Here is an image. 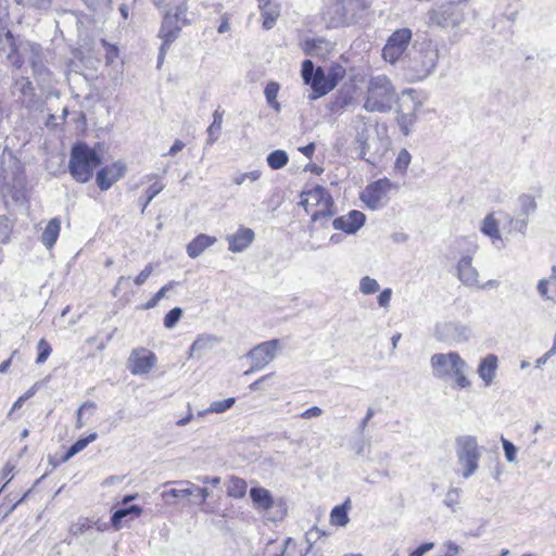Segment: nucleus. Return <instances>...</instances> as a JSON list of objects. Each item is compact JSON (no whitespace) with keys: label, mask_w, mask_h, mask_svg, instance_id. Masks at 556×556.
Here are the masks:
<instances>
[{"label":"nucleus","mask_w":556,"mask_h":556,"mask_svg":"<svg viewBox=\"0 0 556 556\" xmlns=\"http://www.w3.org/2000/svg\"><path fill=\"white\" fill-rule=\"evenodd\" d=\"M439 50L429 39L416 40L406 55V67L417 79L428 77L437 67Z\"/></svg>","instance_id":"obj_1"},{"label":"nucleus","mask_w":556,"mask_h":556,"mask_svg":"<svg viewBox=\"0 0 556 556\" xmlns=\"http://www.w3.org/2000/svg\"><path fill=\"white\" fill-rule=\"evenodd\" d=\"M396 101V91L386 75L370 76L364 109L367 112H388Z\"/></svg>","instance_id":"obj_2"},{"label":"nucleus","mask_w":556,"mask_h":556,"mask_svg":"<svg viewBox=\"0 0 556 556\" xmlns=\"http://www.w3.org/2000/svg\"><path fill=\"white\" fill-rule=\"evenodd\" d=\"M430 365L435 378L453 377L460 389L470 386V381L465 375L467 364L457 352L435 353L430 358Z\"/></svg>","instance_id":"obj_3"},{"label":"nucleus","mask_w":556,"mask_h":556,"mask_svg":"<svg viewBox=\"0 0 556 556\" xmlns=\"http://www.w3.org/2000/svg\"><path fill=\"white\" fill-rule=\"evenodd\" d=\"M101 164L99 154L87 143L78 142L72 147L68 170L71 176L80 184L89 181L93 170Z\"/></svg>","instance_id":"obj_4"},{"label":"nucleus","mask_w":556,"mask_h":556,"mask_svg":"<svg viewBox=\"0 0 556 556\" xmlns=\"http://www.w3.org/2000/svg\"><path fill=\"white\" fill-rule=\"evenodd\" d=\"M366 0H337L324 12V20L331 27L348 26L357 21L367 9Z\"/></svg>","instance_id":"obj_5"},{"label":"nucleus","mask_w":556,"mask_h":556,"mask_svg":"<svg viewBox=\"0 0 556 556\" xmlns=\"http://www.w3.org/2000/svg\"><path fill=\"white\" fill-rule=\"evenodd\" d=\"M456 457L462 468V476L468 479L479 468L481 450L475 435H459L455 440Z\"/></svg>","instance_id":"obj_6"},{"label":"nucleus","mask_w":556,"mask_h":556,"mask_svg":"<svg viewBox=\"0 0 556 556\" xmlns=\"http://www.w3.org/2000/svg\"><path fill=\"white\" fill-rule=\"evenodd\" d=\"M356 142L361 149V157L372 165L379 163L388 153L390 147L388 138L381 136L379 132L370 136L366 127L357 132Z\"/></svg>","instance_id":"obj_7"},{"label":"nucleus","mask_w":556,"mask_h":556,"mask_svg":"<svg viewBox=\"0 0 556 556\" xmlns=\"http://www.w3.org/2000/svg\"><path fill=\"white\" fill-rule=\"evenodd\" d=\"M301 75L304 84L308 85L312 89V93L308 96L309 100H316L326 96L336 87V80L326 77V73L323 67L318 66L315 68L314 63L311 60L303 61Z\"/></svg>","instance_id":"obj_8"},{"label":"nucleus","mask_w":556,"mask_h":556,"mask_svg":"<svg viewBox=\"0 0 556 556\" xmlns=\"http://www.w3.org/2000/svg\"><path fill=\"white\" fill-rule=\"evenodd\" d=\"M412 38L413 33L409 28L404 27L394 30L382 49L383 60L390 64H395L399 61L406 62Z\"/></svg>","instance_id":"obj_9"},{"label":"nucleus","mask_w":556,"mask_h":556,"mask_svg":"<svg viewBox=\"0 0 556 556\" xmlns=\"http://www.w3.org/2000/svg\"><path fill=\"white\" fill-rule=\"evenodd\" d=\"M465 0L450 1L429 12V20L432 24L443 28L456 27L464 21L463 3Z\"/></svg>","instance_id":"obj_10"},{"label":"nucleus","mask_w":556,"mask_h":556,"mask_svg":"<svg viewBox=\"0 0 556 556\" xmlns=\"http://www.w3.org/2000/svg\"><path fill=\"white\" fill-rule=\"evenodd\" d=\"M280 348L278 339H273L258 343L247 353V358L251 362V368L244 375L264 369L270 362H273Z\"/></svg>","instance_id":"obj_11"},{"label":"nucleus","mask_w":556,"mask_h":556,"mask_svg":"<svg viewBox=\"0 0 556 556\" xmlns=\"http://www.w3.org/2000/svg\"><path fill=\"white\" fill-rule=\"evenodd\" d=\"M435 339L448 344L467 342L471 336L468 325L459 321H444L435 326Z\"/></svg>","instance_id":"obj_12"},{"label":"nucleus","mask_w":556,"mask_h":556,"mask_svg":"<svg viewBox=\"0 0 556 556\" xmlns=\"http://www.w3.org/2000/svg\"><path fill=\"white\" fill-rule=\"evenodd\" d=\"M24 42H18L11 30L2 27L0 29V51L7 54L8 61L16 68L24 64L22 59V47Z\"/></svg>","instance_id":"obj_13"},{"label":"nucleus","mask_w":556,"mask_h":556,"mask_svg":"<svg viewBox=\"0 0 556 556\" xmlns=\"http://www.w3.org/2000/svg\"><path fill=\"white\" fill-rule=\"evenodd\" d=\"M392 187L393 184L388 178L378 179L366 187L361 199L368 207L377 210L382 206L383 199Z\"/></svg>","instance_id":"obj_14"},{"label":"nucleus","mask_w":556,"mask_h":556,"mask_svg":"<svg viewBox=\"0 0 556 556\" xmlns=\"http://www.w3.org/2000/svg\"><path fill=\"white\" fill-rule=\"evenodd\" d=\"M181 30L179 21L170 13H167L162 22L159 36L163 39V43L160 48L159 64L163 62L168 46L178 37Z\"/></svg>","instance_id":"obj_15"},{"label":"nucleus","mask_w":556,"mask_h":556,"mask_svg":"<svg viewBox=\"0 0 556 556\" xmlns=\"http://www.w3.org/2000/svg\"><path fill=\"white\" fill-rule=\"evenodd\" d=\"M129 369L134 375L148 374L156 363V356L147 349H136L129 356Z\"/></svg>","instance_id":"obj_16"},{"label":"nucleus","mask_w":556,"mask_h":556,"mask_svg":"<svg viewBox=\"0 0 556 556\" xmlns=\"http://www.w3.org/2000/svg\"><path fill=\"white\" fill-rule=\"evenodd\" d=\"M366 216L357 210L349 212L346 215L337 217L332 220V226L337 230L345 233H355L365 224Z\"/></svg>","instance_id":"obj_17"},{"label":"nucleus","mask_w":556,"mask_h":556,"mask_svg":"<svg viewBox=\"0 0 556 556\" xmlns=\"http://www.w3.org/2000/svg\"><path fill=\"white\" fill-rule=\"evenodd\" d=\"M457 278L466 287H478L479 286V273L472 265V257L470 255H464L459 258L457 265Z\"/></svg>","instance_id":"obj_18"},{"label":"nucleus","mask_w":556,"mask_h":556,"mask_svg":"<svg viewBox=\"0 0 556 556\" xmlns=\"http://www.w3.org/2000/svg\"><path fill=\"white\" fill-rule=\"evenodd\" d=\"M355 88L354 86H343L338 90L336 94H333L327 108L332 114L342 113L353 101L354 99Z\"/></svg>","instance_id":"obj_19"},{"label":"nucleus","mask_w":556,"mask_h":556,"mask_svg":"<svg viewBox=\"0 0 556 556\" xmlns=\"http://www.w3.org/2000/svg\"><path fill=\"white\" fill-rule=\"evenodd\" d=\"M124 174L125 166L119 163L104 166L97 174V185L101 190H108L116 180L123 177Z\"/></svg>","instance_id":"obj_20"},{"label":"nucleus","mask_w":556,"mask_h":556,"mask_svg":"<svg viewBox=\"0 0 556 556\" xmlns=\"http://www.w3.org/2000/svg\"><path fill=\"white\" fill-rule=\"evenodd\" d=\"M254 231L250 228L240 227L233 235L227 236L229 251L233 253L244 251L254 240Z\"/></svg>","instance_id":"obj_21"},{"label":"nucleus","mask_w":556,"mask_h":556,"mask_svg":"<svg viewBox=\"0 0 556 556\" xmlns=\"http://www.w3.org/2000/svg\"><path fill=\"white\" fill-rule=\"evenodd\" d=\"M177 483L180 485H186V488L172 489L168 492L164 493V496L170 495L174 497H185L189 495H194L197 497H200V504H203L210 496V492L206 488L198 486L190 481H178Z\"/></svg>","instance_id":"obj_22"},{"label":"nucleus","mask_w":556,"mask_h":556,"mask_svg":"<svg viewBox=\"0 0 556 556\" xmlns=\"http://www.w3.org/2000/svg\"><path fill=\"white\" fill-rule=\"evenodd\" d=\"M219 339L212 334H202L191 344L189 350V358H201L207 351L214 349Z\"/></svg>","instance_id":"obj_23"},{"label":"nucleus","mask_w":556,"mask_h":556,"mask_svg":"<svg viewBox=\"0 0 556 556\" xmlns=\"http://www.w3.org/2000/svg\"><path fill=\"white\" fill-rule=\"evenodd\" d=\"M328 190L321 186H315L313 189L307 191H302L300 205H302L306 213H311L314 211V207L325 199Z\"/></svg>","instance_id":"obj_24"},{"label":"nucleus","mask_w":556,"mask_h":556,"mask_svg":"<svg viewBox=\"0 0 556 556\" xmlns=\"http://www.w3.org/2000/svg\"><path fill=\"white\" fill-rule=\"evenodd\" d=\"M315 210L312 211L311 219L313 223L318 220L327 222L336 214L334 203L329 192L326 193L325 199L317 204Z\"/></svg>","instance_id":"obj_25"},{"label":"nucleus","mask_w":556,"mask_h":556,"mask_svg":"<svg viewBox=\"0 0 556 556\" xmlns=\"http://www.w3.org/2000/svg\"><path fill=\"white\" fill-rule=\"evenodd\" d=\"M302 49L306 55L321 56L331 51L332 45L324 38H312L303 42Z\"/></svg>","instance_id":"obj_26"},{"label":"nucleus","mask_w":556,"mask_h":556,"mask_svg":"<svg viewBox=\"0 0 556 556\" xmlns=\"http://www.w3.org/2000/svg\"><path fill=\"white\" fill-rule=\"evenodd\" d=\"M497 369V357L489 354L484 357L478 367L479 377L484 381L485 386H490L495 377Z\"/></svg>","instance_id":"obj_27"},{"label":"nucleus","mask_w":556,"mask_h":556,"mask_svg":"<svg viewBox=\"0 0 556 556\" xmlns=\"http://www.w3.org/2000/svg\"><path fill=\"white\" fill-rule=\"evenodd\" d=\"M250 497L254 507L258 510H268L274 506L273 496L270 492L265 488H252L250 490Z\"/></svg>","instance_id":"obj_28"},{"label":"nucleus","mask_w":556,"mask_h":556,"mask_svg":"<svg viewBox=\"0 0 556 556\" xmlns=\"http://www.w3.org/2000/svg\"><path fill=\"white\" fill-rule=\"evenodd\" d=\"M216 242L215 237H211L204 233H201L197 236L188 245H187V253L191 258H195L201 253L213 245Z\"/></svg>","instance_id":"obj_29"},{"label":"nucleus","mask_w":556,"mask_h":556,"mask_svg":"<svg viewBox=\"0 0 556 556\" xmlns=\"http://www.w3.org/2000/svg\"><path fill=\"white\" fill-rule=\"evenodd\" d=\"M15 85L18 87L22 103L26 108H33L36 103V93L33 83L27 77H20L16 79Z\"/></svg>","instance_id":"obj_30"},{"label":"nucleus","mask_w":556,"mask_h":556,"mask_svg":"<svg viewBox=\"0 0 556 556\" xmlns=\"http://www.w3.org/2000/svg\"><path fill=\"white\" fill-rule=\"evenodd\" d=\"M61 230V222L59 218H52L46 226L42 235L41 242L47 249H52L55 244Z\"/></svg>","instance_id":"obj_31"},{"label":"nucleus","mask_w":556,"mask_h":556,"mask_svg":"<svg viewBox=\"0 0 556 556\" xmlns=\"http://www.w3.org/2000/svg\"><path fill=\"white\" fill-rule=\"evenodd\" d=\"M22 59L25 61L27 58L28 62L30 63V66L34 67V64L36 63H42V49L40 45L26 41L24 42V46L22 47Z\"/></svg>","instance_id":"obj_32"},{"label":"nucleus","mask_w":556,"mask_h":556,"mask_svg":"<svg viewBox=\"0 0 556 556\" xmlns=\"http://www.w3.org/2000/svg\"><path fill=\"white\" fill-rule=\"evenodd\" d=\"M260 10L263 17V27L267 30L273 28L280 13L278 4H264L261 5Z\"/></svg>","instance_id":"obj_33"},{"label":"nucleus","mask_w":556,"mask_h":556,"mask_svg":"<svg viewBox=\"0 0 556 556\" xmlns=\"http://www.w3.org/2000/svg\"><path fill=\"white\" fill-rule=\"evenodd\" d=\"M481 232L491 238L492 240H501V231L498 228V223L494 217L493 213L488 214L483 220L481 226Z\"/></svg>","instance_id":"obj_34"},{"label":"nucleus","mask_w":556,"mask_h":556,"mask_svg":"<svg viewBox=\"0 0 556 556\" xmlns=\"http://www.w3.org/2000/svg\"><path fill=\"white\" fill-rule=\"evenodd\" d=\"M247 482L238 477H231L228 481L227 495L233 498H242L247 493Z\"/></svg>","instance_id":"obj_35"},{"label":"nucleus","mask_w":556,"mask_h":556,"mask_svg":"<svg viewBox=\"0 0 556 556\" xmlns=\"http://www.w3.org/2000/svg\"><path fill=\"white\" fill-rule=\"evenodd\" d=\"M142 509L138 505H131L129 507L117 509L111 517L112 525L115 528H118L122 520L128 516H131V518L140 516Z\"/></svg>","instance_id":"obj_36"},{"label":"nucleus","mask_w":556,"mask_h":556,"mask_svg":"<svg viewBox=\"0 0 556 556\" xmlns=\"http://www.w3.org/2000/svg\"><path fill=\"white\" fill-rule=\"evenodd\" d=\"M518 203L520 206L519 215L526 216V218H529V216L532 215L538 208L535 198L528 193L519 195Z\"/></svg>","instance_id":"obj_37"},{"label":"nucleus","mask_w":556,"mask_h":556,"mask_svg":"<svg viewBox=\"0 0 556 556\" xmlns=\"http://www.w3.org/2000/svg\"><path fill=\"white\" fill-rule=\"evenodd\" d=\"M98 434L96 432L90 433L86 438L78 439L65 453L63 459L68 460L79 452H81L89 443L93 442L97 439Z\"/></svg>","instance_id":"obj_38"},{"label":"nucleus","mask_w":556,"mask_h":556,"mask_svg":"<svg viewBox=\"0 0 556 556\" xmlns=\"http://www.w3.org/2000/svg\"><path fill=\"white\" fill-rule=\"evenodd\" d=\"M289 162V156L283 150H274L267 155V164L271 169H280Z\"/></svg>","instance_id":"obj_39"},{"label":"nucleus","mask_w":556,"mask_h":556,"mask_svg":"<svg viewBox=\"0 0 556 556\" xmlns=\"http://www.w3.org/2000/svg\"><path fill=\"white\" fill-rule=\"evenodd\" d=\"M350 501L348 500L344 504L333 507L330 514V519L333 525L345 526L349 522L348 506Z\"/></svg>","instance_id":"obj_40"},{"label":"nucleus","mask_w":556,"mask_h":556,"mask_svg":"<svg viewBox=\"0 0 556 556\" xmlns=\"http://www.w3.org/2000/svg\"><path fill=\"white\" fill-rule=\"evenodd\" d=\"M279 84L271 81L268 83L265 87L264 94L267 103L276 111L280 112V103L277 101V96L279 92Z\"/></svg>","instance_id":"obj_41"},{"label":"nucleus","mask_w":556,"mask_h":556,"mask_svg":"<svg viewBox=\"0 0 556 556\" xmlns=\"http://www.w3.org/2000/svg\"><path fill=\"white\" fill-rule=\"evenodd\" d=\"M324 535V533L317 529L312 528L305 534V541L308 544L305 555L312 554V556H321L318 549H314V544Z\"/></svg>","instance_id":"obj_42"},{"label":"nucleus","mask_w":556,"mask_h":556,"mask_svg":"<svg viewBox=\"0 0 556 556\" xmlns=\"http://www.w3.org/2000/svg\"><path fill=\"white\" fill-rule=\"evenodd\" d=\"M397 124L401 128V131L407 136L410 131V128L414 126V124L417 121V116L415 112L412 113H404L400 112L397 114Z\"/></svg>","instance_id":"obj_43"},{"label":"nucleus","mask_w":556,"mask_h":556,"mask_svg":"<svg viewBox=\"0 0 556 556\" xmlns=\"http://www.w3.org/2000/svg\"><path fill=\"white\" fill-rule=\"evenodd\" d=\"M235 402H236L235 397H228L226 400L215 401L211 404V406L206 410L200 412L199 416H203L206 413H217V414L224 413V412L228 410L229 408H231L233 406Z\"/></svg>","instance_id":"obj_44"},{"label":"nucleus","mask_w":556,"mask_h":556,"mask_svg":"<svg viewBox=\"0 0 556 556\" xmlns=\"http://www.w3.org/2000/svg\"><path fill=\"white\" fill-rule=\"evenodd\" d=\"M33 75L38 84L49 85L51 83V72L42 63L34 64Z\"/></svg>","instance_id":"obj_45"},{"label":"nucleus","mask_w":556,"mask_h":556,"mask_svg":"<svg viewBox=\"0 0 556 556\" xmlns=\"http://www.w3.org/2000/svg\"><path fill=\"white\" fill-rule=\"evenodd\" d=\"M380 289V286L378 281L374 278H370L369 276H365L359 281V291L363 294H374L378 292Z\"/></svg>","instance_id":"obj_46"},{"label":"nucleus","mask_w":556,"mask_h":556,"mask_svg":"<svg viewBox=\"0 0 556 556\" xmlns=\"http://www.w3.org/2000/svg\"><path fill=\"white\" fill-rule=\"evenodd\" d=\"M507 218L509 222L510 231H517L522 235L526 233L527 228H528V218H526V216L519 215L518 217L514 218L508 215Z\"/></svg>","instance_id":"obj_47"},{"label":"nucleus","mask_w":556,"mask_h":556,"mask_svg":"<svg viewBox=\"0 0 556 556\" xmlns=\"http://www.w3.org/2000/svg\"><path fill=\"white\" fill-rule=\"evenodd\" d=\"M182 316L180 307L172 308L164 317V326L167 329H173Z\"/></svg>","instance_id":"obj_48"},{"label":"nucleus","mask_w":556,"mask_h":556,"mask_svg":"<svg viewBox=\"0 0 556 556\" xmlns=\"http://www.w3.org/2000/svg\"><path fill=\"white\" fill-rule=\"evenodd\" d=\"M37 349H38V356H37L36 363L42 364L47 361V358L51 354L52 349H51L50 344L45 339L39 340V342L37 344Z\"/></svg>","instance_id":"obj_49"},{"label":"nucleus","mask_w":556,"mask_h":556,"mask_svg":"<svg viewBox=\"0 0 556 556\" xmlns=\"http://www.w3.org/2000/svg\"><path fill=\"white\" fill-rule=\"evenodd\" d=\"M412 156L406 149H402L395 160V168L405 172L410 163Z\"/></svg>","instance_id":"obj_50"},{"label":"nucleus","mask_w":556,"mask_h":556,"mask_svg":"<svg viewBox=\"0 0 556 556\" xmlns=\"http://www.w3.org/2000/svg\"><path fill=\"white\" fill-rule=\"evenodd\" d=\"M12 224L5 216H0V242L5 243L10 239Z\"/></svg>","instance_id":"obj_51"},{"label":"nucleus","mask_w":556,"mask_h":556,"mask_svg":"<svg viewBox=\"0 0 556 556\" xmlns=\"http://www.w3.org/2000/svg\"><path fill=\"white\" fill-rule=\"evenodd\" d=\"M460 493H462V490L458 488L450 489L445 495V500H444L445 505L447 507L452 508L453 510H455L456 505H458V503H459Z\"/></svg>","instance_id":"obj_52"},{"label":"nucleus","mask_w":556,"mask_h":556,"mask_svg":"<svg viewBox=\"0 0 556 556\" xmlns=\"http://www.w3.org/2000/svg\"><path fill=\"white\" fill-rule=\"evenodd\" d=\"M262 173L261 170H251V172H247V173H242V174H238L233 177V182L236 185H242L245 180H250V181H256L257 179H260Z\"/></svg>","instance_id":"obj_53"},{"label":"nucleus","mask_w":556,"mask_h":556,"mask_svg":"<svg viewBox=\"0 0 556 556\" xmlns=\"http://www.w3.org/2000/svg\"><path fill=\"white\" fill-rule=\"evenodd\" d=\"M18 3L39 11H47L51 7L52 0H20Z\"/></svg>","instance_id":"obj_54"},{"label":"nucleus","mask_w":556,"mask_h":556,"mask_svg":"<svg viewBox=\"0 0 556 556\" xmlns=\"http://www.w3.org/2000/svg\"><path fill=\"white\" fill-rule=\"evenodd\" d=\"M549 283H551L549 278L540 279L538 282V286H536V290L543 299L551 300L554 303H556V296H554V294H552V295L548 294V285Z\"/></svg>","instance_id":"obj_55"},{"label":"nucleus","mask_w":556,"mask_h":556,"mask_svg":"<svg viewBox=\"0 0 556 556\" xmlns=\"http://www.w3.org/2000/svg\"><path fill=\"white\" fill-rule=\"evenodd\" d=\"M97 405L94 402L92 401H87L85 402L77 410L76 415H77V418H76V428L77 429H81L85 425V422L83 421V410L85 409H89L91 412H93L96 409Z\"/></svg>","instance_id":"obj_56"},{"label":"nucleus","mask_w":556,"mask_h":556,"mask_svg":"<svg viewBox=\"0 0 556 556\" xmlns=\"http://www.w3.org/2000/svg\"><path fill=\"white\" fill-rule=\"evenodd\" d=\"M502 444L505 453V457L508 462L513 463L516 459L517 448L516 446L508 440L502 437Z\"/></svg>","instance_id":"obj_57"},{"label":"nucleus","mask_w":556,"mask_h":556,"mask_svg":"<svg viewBox=\"0 0 556 556\" xmlns=\"http://www.w3.org/2000/svg\"><path fill=\"white\" fill-rule=\"evenodd\" d=\"M154 269V265L149 263L135 278L134 282L136 286H142L147 279L151 276Z\"/></svg>","instance_id":"obj_58"},{"label":"nucleus","mask_w":556,"mask_h":556,"mask_svg":"<svg viewBox=\"0 0 556 556\" xmlns=\"http://www.w3.org/2000/svg\"><path fill=\"white\" fill-rule=\"evenodd\" d=\"M164 188L165 186L162 182L152 184L146 191L147 203H150Z\"/></svg>","instance_id":"obj_59"},{"label":"nucleus","mask_w":556,"mask_h":556,"mask_svg":"<svg viewBox=\"0 0 556 556\" xmlns=\"http://www.w3.org/2000/svg\"><path fill=\"white\" fill-rule=\"evenodd\" d=\"M220 131H222V126L218 125L216 127V124L212 123L207 128V135H208L207 140H206L207 144L212 146L213 143H215L220 135Z\"/></svg>","instance_id":"obj_60"},{"label":"nucleus","mask_w":556,"mask_h":556,"mask_svg":"<svg viewBox=\"0 0 556 556\" xmlns=\"http://www.w3.org/2000/svg\"><path fill=\"white\" fill-rule=\"evenodd\" d=\"M188 11V7L186 4V1H184L181 4L176 7V11L172 16H175L177 21L181 22V24H187L188 20L186 18V14Z\"/></svg>","instance_id":"obj_61"},{"label":"nucleus","mask_w":556,"mask_h":556,"mask_svg":"<svg viewBox=\"0 0 556 556\" xmlns=\"http://www.w3.org/2000/svg\"><path fill=\"white\" fill-rule=\"evenodd\" d=\"M392 290L387 288L378 295V303L381 307H388L391 301Z\"/></svg>","instance_id":"obj_62"},{"label":"nucleus","mask_w":556,"mask_h":556,"mask_svg":"<svg viewBox=\"0 0 556 556\" xmlns=\"http://www.w3.org/2000/svg\"><path fill=\"white\" fill-rule=\"evenodd\" d=\"M321 414H323L321 408H319L317 406H313V407L304 410L303 413H301L300 417L303 419H311V418L319 417Z\"/></svg>","instance_id":"obj_63"},{"label":"nucleus","mask_w":556,"mask_h":556,"mask_svg":"<svg viewBox=\"0 0 556 556\" xmlns=\"http://www.w3.org/2000/svg\"><path fill=\"white\" fill-rule=\"evenodd\" d=\"M434 544L424 543L420 546H418L415 551H413L409 556H424L427 552L431 551L433 548Z\"/></svg>","instance_id":"obj_64"}]
</instances>
